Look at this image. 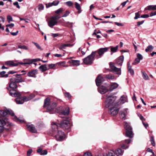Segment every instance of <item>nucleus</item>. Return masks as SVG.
<instances>
[{
	"label": "nucleus",
	"mask_w": 156,
	"mask_h": 156,
	"mask_svg": "<svg viewBox=\"0 0 156 156\" xmlns=\"http://www.w3.org/2000/svg\"><path fill=\"white\" fill-rule=\"evenodd\" d=\"M10 83L9 84V87H7V90L9 91V93L12 96L14 97L20 96L21 93L16 90L17 86L16 84V83L13 80V78H11L10 79Z\"/></svg>",
	"instance_id": "1"
},
{
	"label": "nucleus",
	"mask_w": 156,
	"mask_h": 156,
	"mask_svg": "<svg viewBox=\"0 0 156 156\" xmlns=\"http://www.w3.org/2000/svg\"><path fill=\"white\" fill-rule=\"evenodd\" d=\"M116 96L114 95H108L105 102V107L110 108L119 105V102L116 101Z\"/></svg>",
	"instance_id": "2"
},
{
	"label": "nucleus",
	"mask_w": 156,
	"mask_h": 156,
	"mask_svg": "<svg viewBox=\"0 0 156 156\" xmlns=\"http://www.w3.org/2000/svg\"><path fill=\"white\" fill-rule=\"evenodd\" d=\"M50 100L48 98H47L44 100V107H45L48 106L46 112H49L50 114H53L55 112V107L56 106V104L55 103H53L51 105H49Z\"/></svg>",
	"instance_id": "3"
},
{
	"label": "nucleus",
	"mask_w": 156,
	"mask_h": 156,
	"mask_svg": "<svg viewBox=\"0 0 156 156\" xmlns=\"http://www.w3.org/2000/svg\"><path fill=\"white\" fill-rule=\"evenodd\" d=\"M96 52H92L90 55L83 59L84 63L87 65H90L93 63Z\"/></svg>",
	"instance_id": "4"
},
{
	"label": "nucleus",
	"mask_w": 156,
	"mask_h": 156,
	"mask_svg": "<svg viewBox=\"0 0 156 156\" xmlns=\"http://www.w3.org/2000/svg\"><path fill=\"white\" fill-rule=\"evenodd\" d=\"M59 18L57 16H52L48 20H47L48 26L52 28L54 26L57 25L58 23L57 20Z\"/></svg>",
	"instance_id": "5"
},
{
	"label": "nucleus",
	"mask_w": 156,
	"mask_h": 156,
	"mask_svg": "<svg viewBox=\"0 0 156 156\" xmlns=\"http://www.w3.org/2000/svg\"><path fill=\"white\" fill-rule=\"evenodd\" d=\"M124 127L126 130V136L130 138H132L133 137V134L132 131V128L129 123L126 122H124Z\"/></svg>",
	"instance_id": "6"
},
{
	"label": "nucleus",
	"mask_w": 156,
	"mask_h": 156,
	"mask_svg": "<svg viewBox=\"0 0 156 156\" xmlns=\"http://www.w3.org/2000/svg\"><path fill=\"white\" fill-rule=\"evenodd\" d=\"M109 49V48L108 47L101 48L97 51H94V52H96V54L95 55L96 57L97 58L101 57L104 53L107 51Z\"/></svg>",
	"instance_id": "7"
},
{
	"label": "nucleus",
	"mask_w": 156,
	"mask_h": 156,
	"mask_svg": "<svg viewBox=\"0 0 156 156\" xmlns=\"http://www.w3.org/2000/svg\"><path fill=\"white\" fill-rule=\"evenodd\" d=\"M111 69V72L119 75L121 74V68H117L115 65L114 63L110 62L109 64Z\"/></svg>",
	"instance_id": "8"
},
{
	"label": "nucleus",
	"mask_w": 156,
	"mask_h": 156,
	"mask_svg": "<svg viewBox=\"0 0 156 156\" xmlns=\"http://www.w3.org/2000/svg\"><path fill=\"white\" fill-rule=\"evenodd\" d=\"M59 125L61 127L64 129H69L71 126L69 121L66 119H62L61 123H59Z\"/></svg>",
	"instance_id": "9"
},
{
	"label": "nucleus",
	"mask_w": 156,
	"mask_h": 156,
	"mask_svg": "<svg viewBox=\"0 0 156 156\" xmlns=\"http://www.w3.org/2000/svg\"><path fill=\"white\" fill-rule=\"evenodd\" d=\"M109 85L105 83L104 85H101L98 87V92L101 94H103L107 92L109 90L108 88Z\"/></svg>",
	"instance_id": "10"
},
{
	"label": "nucleus",
	"mask_w": 156,
	"mask_h": 156,
	"mask_svg": "<svg viewBox=\"0 0 156 156\" xmlns=\"http://www.w3.org/2000/svg\"><path fill=\"white\" fill-rule=\"evenodd\" d=\"M7 114H9L12 116H14V113L10 109H5L0 110V116L4 117Z\"/></svg>",
	"instance_id": "11"
},
{
	"label": "nucleus",
	"mask_w": 156,
	"mask_h": 156,
	"mask_svg": "<svg viewBox=\"0 0 156 156\" xmlns=\"http://www.w3.org/2000/svg\"><path fill=\"white\" fill-rule=\"evenodd\" d=\"M55 137L57 140L61 141L66 138V136L62 131H58L57 134L55 135Z\"/></svg>",
	"instance_id": "12"
},
{
	"label": "nucleus",
	"mask_w": 156,
	"mask_h": 156,
	"mask_svg": "<svg viewBox=\"0 0 156 156\" xmlns=\"http://www.w3.org/2000/svg\"><path fill=\"white\" fill-rule=\"evenodd\" d=\"M108 108V112L112 115H115L118 113L119 108H116V106H113L110 108Z\"/></svg>",
	"instance_id": "13"
},
{
	"label": "nucleus",
	"mask_w": 156,
	"mask_h": 156,
	"mask_svg": "<svg viewBox=\"0 0 156 156\" xmlns=\"http://www.w3.org/2000/svg\"><path fill=\"white\" fill-rule=\"evenodd\" d=\"M9 120L8 118H0V125H1V126H3V127H4V126L8 123H9L8 124L10 126H12V124L11 123H9Z\"/></svg>",
	"instance_id": "14"
},
{
	"label": "nucleus",
	"mask_w": 156,
	"mask_h": 156,
	"mask_svg": "<svg viewBox=\"0 0 156 156\" xmlns=\"http://www.w3.org/2000/svg\"><path fill=\"white\" fill-rule=\"evenodd\" d=\"M105 80L103 77L101 76V75H99L95 80L97 86H100Z\"/></svg>",
	"instance_id": "15"
},
{
	"label": "nucleus",
	"mask_w": 156,
	"mask_h": 156,
	"mask_svg": "<svg viewBox=\"0 0 156 156\" xmlns=\"http://www.w3.org/2000/svg\"><path fill=\"white\" fill-rule=\"evenodd\" d=\"M27 128L31 132L33 133H36L37 131L35 127L33 124H28L27 125Z\"/></svg>",
	"instance_id": "16"
},
{
	"label": "nucleus",
	"mask_w": 156,
	"mask_h": 156,
	"mask_svg": "<svg viewBox=\"0 0 156 156\" xmlns=\"http://www.w3.org/2000/svg\"><path fill=\"white\" fill-rule=\"evenodd\" d=\"M20 75L16 74L15 76H18V77L15 78H13V80L16 83L24 82V81L22 80V77L20 76Z\"/></svg>",
	"instance_id": "17"
},
{
	"label": "nucleus",
	"mask_w": 156,
	"mask_h": 156,
	"mask_svg": "<svg viewBox=\"0 0 156 156\" xmlns=\"http://www.w3.org/2000/svg\"><path fill=\"white\" fill-rule=\"evenodd\" d=\"M37 73V70H33L28 72L27 75L28 76L35 78Z\"/></svg>",
	"instance_id": "18"
},
{
	"label": "nucleus",
	"mask_w": 156,
	"mask_h": 156,
	"mask_svg": "<svg viewBox=\"0 0 156 156\" xmlns=\"http://www.w3.org/2000/svg\"><path fill=\"white\" fill-rule=\"evenodd\" d=\"M127 109L126 108L121 111L120 117L121 119L125 120L126 119V116L127 113Z\"/></svg>",
	"instance_id": "19"
},
{
	"label": "nucleus",
	"mask_w": 156,
	"mask_h": 156,
	"mask_svg": "<svg viewBox=\"0 0 156 156\" xmlns=\"http://www.w3.org/2000/svg\"><path fill=\"white\" fill-rule=\"evenodd\" d=\"M114 151L115 155H116L117 156L122 155L124 152V151L122 150L120 148H119L115 149Z\"/></svg>",
	"instance_id": "20"
},
{
	"label": "nucleus",
	"mask_w": 156,
	"mask_h": 156,
	"mask_svg": "<svg viewBox=\"0 0 156 156\" xmlns=\"http://www.w3.org/2000/svg\"><path fill=\"white\" fill-rule=\"evenodd\" d=\"M124 60V56L123 55L120 56L116 61V64L119 66H121Z\"/></svg>",
	"instance_id": "21"
},
{
	"label": "nucleus",
	"mask_w": 156,
	"mask_h": 156,
	"mask_svg": "<svg viewBox=\"0 0 156 156\" xmlns=\"http://www.w3.org/2000/svg\"><path fill=\"white\" fill-rule=\"evenodd\" d=\"M103 156H116L114 151L110 150L107 153H104L103 154Z\"/></svg>",
	"instance_id": "22"
},
{
	"label": "nucleus",
	"mask_w": 156,
	"mask_h": 156,
	"mask_svg": "<svg viewBox=\"0 0 156 156\" xmlns=\"http://www.w3.org/2000/svg\"><path fill=\"white\" fill-rule=\"evenodd\" d=\"M119 102V105L121 104H123L126 102H127V97L124 95L121 96Z\"/></svg>",
	"instance_id": "23"
},
{
	"label": "nucleus",
	"mask_w": 156,
	"mask_h": 156,
	"mask_svg": "<svg viewBox=\"0 0 156 156\" xmlns=\"http://www.w3.org/2000/svg\"><path fill=\"white\" fill-rule=\"evenodd\" d=\"M5 65L13 66H16L18 65V64L14 63L12 61H9L5 62Z\"/></svg>",
	"instance_id": "24"
},
{
	"label": "nucleus",
	"mask_w": 156,
	"mask_h": 156,
	"mask_svg": "<svg viewBox=\"0 0 156 156\" xmlns=\"http://www.w3.org/2000/svg\"><path fill=\"white\" fill-rule=\"evenodd\" d=\"M119 86V84L116 83H111V87L109 89L110 91H112L114 89L116 88Z\"/></svg>",
	"instance_id": "25"
},
{
	"label": "nucleus",
	"mask_w": 156,
	"mask_h": 156,
	"mask_svg": "<svg viewBox=\"0 0 156 156\" xmlns=\"http://www.w3.org/2000/svg\"><path fill=\"white\" fill-rule=\"evenodd\" d=\"M69 62L72 64L74 66H77L80 65V61L77 60H72L71 61H69Z\"/></svg>",
	"instance_id": "26"
},
{
	"label": "nucleus",
	"mask_w": 156,
	"mask_h": 156,
	"mask_svg": "<svg viewBox=\"0 0 156 156\" xmlns=\"http://www.w3.org/2000/svg\"><path fill=\"white\" fill-rule=\"evenodd\" d=\"M72 46L69 44H62L59 47V48L60 50H63L65 49L67 47H70Z\"/></svg>",
	"instance_id": "27"
},
{
	"label": "nucleus",
	"mask_w": 156,
	"mask_h": 156,
	"mask_svg": "<svg viewBox=\"0 0 156 156\" xmlns=\"http://www.w3.org/2000/svg\"><path fill=\"white\" fill-rule=\"evenodd\" d=\"M19 97H17V98L15 99V101L17 104H23L24 103V101L23 99H22V97L19 98Z\"/></svg>",
	"instance_id": "28"
},
{
	"label": "nucleus",
	"mask_w": 156,
	"mask_h": 156,
	"mask_svg": "<svg viewBox=\"0 0 156 156\" xmlns=\"http://www.w3.org/2000/svg\"><path fill=\"white\" fill-rule=\"evenodd\" d=\"M69 108H67L65 110L61 112L60 115H68L69 113Z\"/></svg>",
	"instance_id": "29"
},
{
	"label": "nucleus",
	"mask_w": 156,
	"mask_h": 156,
	"mask_svg": "<svg viewBox=\"0 0 156 156\" xmlns=\"http://www.w3.org/2000/svg\"><path fill=\"white\" fill-rule=\"evenodd\" d=\"M141 72L143 78L144 80H149L148 76L144 71L142 70Z\"/></svg>",
	"instance_id": "30"
},
{
	"label": "nucleus",
	"mask_w": 156,
	"mask_h": 156,
	"mask_svg": "<svg viewBox=\"0 0 156 156\" xmlns=\"http://www.w3.org/2000/svg\"><path fill=\"white\" fill-rule=\"evenodd\" d=\"M75 4L76 8L78 10V12L79 13H80L82 11V10L80 4L77 2H75Z\"/></svg>",
	"instance_id": "31"
},
{
	"label": "nucleus",
	"mask_w": 156,
	"mask_h": 156,
	"mask_svg": "<svg viewBox=\"0 0 156 156\" xmlns=\"http://www.w3.org/2000/svg\"><path fill=\"white\" fill-rule=\"evenodd\" d=\"M128 72L131 75H133L134 73L133 70L131 66L128 63Z\"/></svg>",
	"instance_id": "32"
},
{
	"label": "nucleus",
	"mask_w": 156,
	"mask_h": 156,
	"mask_svg": "<svg viewBox=\"0 0 156 156\" xmlns=\"http://www.w3.org/2000/svg\"><path fill=\"white\" fill-rule=\"evenodd\" d=\"M13 118L14 119L15 121L18 120L21 122H24L25 121L24 119L20 117L19 119H18L17 116L15 115L14 114V116H12Z\"/></svg>",
	"instance_id": "33"
},
{
	"label": "nucleus",
	"mask_w": 156,
	"mask_h": 156,
	"mask_svg": "<svg viewBox=\"0 0 156 156\" xmlns=\"http://www.w3.org/2000/svg\"><path fill=\"white\" fill-rule=\"evenodd\" d=\"M51 127L55 131L58 129V126L55 122H53L51 124Z\"/></svg>",
	"instance_id": "34"
},
{
	"label": "nucleus",
	"mask_w": 156,
	"mask_h": 156,
	"mask_svg": "<svg viewBox=\"0 0 156 156\" xmlns=\"http://www.w3.org/2000/svg\"><path fill=\"white\" fill-rule=\"evenodd\" d=\"M105 77L109 80H114L116 78L115 76L114 75L112 74L105 75Z\"/></svg>",
	"instance_id": "35"
},
{
	"label": "nucleus",
	"mask_w": 156,
	"mask_h": 156,
	"mask_svg": "<svg viewBox=\"0 0 156 156\" xmlns=\"http://www.w3.org/2000/svg\"><path fill=\"white\" fill-rule=\"evenodd\" d=\"M40 69L42 72L48 70L46 65H41L39 67Z\"/></svg>",
	"instance_id": "36"
},
{
	"label": "nucleus",
	"mask_w": 156,
	"mask_h": 156,
	"mask_svg": "<svg viewBox=\"0 0 156 156\" xmlns=\"http://www.w3.org/2000/svg\"><path fill=\"white\" fill-rule=\"evenodd\" d=\"M147 9L148 10H156V5H149L147 7Z\"/></svg>",
	"instance_id": "37"
},
{
	"label": "nucleus",
	"mask_w": 156,
	"mask_h": 156,
	"mask_svg": "<svg viewBox=\"0 0 156 156\" xmlns=\"http://www.w3.org/2000/svg\"><path fill=\"white\" fill-rule=\"evenodd\" d=\"M154 47L151 45H150L148 46L147 48L145 49V51L146 52L151 51L153 49Z\"/></svg>",
	"instance_id": "38"
},
{
	"label": "nucleus",
	"mask_w": 156,
	"mask_h": 156,
	"mask_svg": "<svg viewBox=\"0 0 156 156\" xmlns=\"http://www.w3.org/2000/svg\"><path fill=\"white\" fill-rule=\"evenodd\" d=\"M65 26L69 27H72L73 23H70L69 22H66L65 23Z\"/></svg>",
	"instance_id": "39"
},
{
	"label": "nucleus",
	"mask_w": 156,
	"mask_h": 156,
	"mask_svg": "<svg viewBox=\"0 0 156 156\" xmlns=\"http://www.w3.org/2000/svg\"><path fill=\"white\" fill-rule=\"evenodd\" d=\"M18 48H19L24 50H28L29 49V48L27 46L25 45H19L18 46Z\"/></svg>",
	"instance_id": "40"
},
{
	"label": "nucleus",
	"mask_w": 156,
	"mask_h": 156,
	"mask_svg": "<svg viewBox=\"0 0 156 156\" xmlns=\"http://www.w3.org/2000/svg\"><path fill=\"white\" fill-rule=\"evenodd\" d=\"M118 46H116L115 47H111V51L112 52H115L116 51L118 50Z\"/></svg>",
	"instance_id": "41"
},
{
	"label": "nucleus",
	"mask_w": 156,
	"mask_h": 156,
	"mask_svg": "<svg viewBox=\"0 0 156 156\" xmlns=\"http://www.w3.org/2000/svg\"><path fill=\"white\" fill-rule=\"evenodd\" d=\"M65 4L69 7H72L73 5V3L70 1L66 2L65 3Z\"/></svg>",
	"instance_id": "42"
},
{
	"label": "nucleus",
	"mask_w": 156,
	"mask_h": 156,
	"mask_svg": "<svg viewBox=\"0 0 156 156\" xmlns=\"http://www.w3.org/2000/svg\"><path fill=\"white\" fill-rule=\"evenodd\" d=\"M7 20L9 23L13 21L12 17L10 15H8L7 17Z\"/></svg>",
	"instance_id": "43"
},
{
	"label": "nucleus",
	"mask_w": 156,
	"mask_h": 156,
	"mask_svg": "<svg viewBox=\"0 0 156 156\" xmlns=\"http://www.w3.org/2000/svg\"><path fill=\"white\" fill-rule=\"evenodd\" d=\"M38 10L39 11H41L44 9V6L43 4H40L38 5Z\"/></svg>",
	"instance_id": "44"
},
{
	"label": "nucleus",
	"mask_w": 156,
	"mask_h": 156,
	"mask_svg": "<svg viewBox=\"0 0 156 156\" xmlns=\"http://www.w3.org/2000/svg\"><path fill=\"white\" fill-rule=\"evenodd\" d=\"M55 64H49L48 65V66L49 67V69H56V68L55 67Z\"/></svg>",
	"instance_id": "45"
},
{
	"label": "nucleus",
	"mask_w": 156,
	"mask_h": 156,
	"mask_svg": "<svg viewBox=\"0 0 156 156\" xmlns=\"http://www.w3.org/2000/svg\"><path fill=\"white\" fill-rule=\"evenodd\" d=\"M29 98V97H26V96H23L22 97V99H23V100L24 101H24H27L29 100H30V98Z\"/></svg>",
	"instance_id": "46"
},
{
	"label": "nucleus",
	"mask_w": 156,
	"mask_h": 156,
	"mask_svg": "<svg viewBox=\"0 0 156 156\" xmlns=\"http://www.w3.org/2000/svg\"><path fill=\"white\" fill-rule=\"evenodd\" d=\"M32 63L31 59H28L25 62V64H30Z\"/></svg>",
	"instance_id": "47"
},
{
	"label": "nucleus",
	"mask_w": 156,
	"mask_h": 156,
	"mask_svg": "<svg viewBox=\"0 0 156 156\" xmlns=\"http://www.w3.org/2000/svg\"><path fill=\"white\" fill-rule=\"evenodd\" d=\"M66 97L68 98L69 99H70L71 98V96L70 94L68 92H66L64 94Z\"/></svg>",
	"instance_id": "48"
},
{
	"label": "nucleus",
	"mask_w": 156,
	"mask_h": 156,
	"mask_svg": "<svg viewBox=\"0 0 156 156\" xmlns=\"http://www.w3.org/2000/svg\"><path fill=\"white\" fill-rule=\"evenodd\" d=\"M14 5L16 6L17 8L19 9L20 8V6L18 2H16L13 3Z\"/></svg>",
	"instance_id": "49"
},
{
	"label": "nucleus",
	"mask_w": 156,
	"mask_h": 156,
	"mask_svg": "<svg viewBox=\"0 0 156 156\" xmlns=\"http://www.w3.org/2000/svg\"><path fill=\"white\" fill-rule=\"evenodd\" d=\"M140 15L139 14V12H138L135 13V16L134 17V19L136 20L140 18Z\"/></svg>",
	"instance_id": "50"
},
{
	"label": "nucleus",
	"mask_w": 156,
	"mask_h": 156,
	"mask_svg": "<svg viewBox=\"0 0 156 156\" xmlns=\"http://www.w3.org/2000/svg\"><path fill=\"white\" fill-rule=\"evenodd\" d=\"M151 144L152 145V146H155V143L154 141V138L152 136H151Z\"/></svg>",
	"instance_id": "51"
},
{
	"label": "nucleus",
	"mask_w": 156,
	"mask_h": 156,
	"mask_svg": "<svg viewBox=\"0 0 156 156\" xmlns=\"http://www.w3.org/2000/svg\"><path fill=\"white\" fill-rule=\"evenodd\" d=\"M138 116L139 117L140 119L142 120V122L145 121V119L142 115L140 114H138Z\"/></svg>",
	"instance_id": "52"
},
{
	"label": "nucleus",
	"mask_w": 156,
	"mask_h": 156,
	"mask_svg": "<svg viewBox=\"0 0 156 156\" xmlns=\"http://www.w3.org/2000/svg\"><path fill=\"white\" fill-rule=\"evenodd\" d=\"M32 43L34 44L35 46L36 47L39 49H41V48L40 47V46L39 45L37 44V43L34 42H33Z\"/></svg>",
	"instance_id": "53"
},
{
	"label": "nucleus",
	"mask_w": 156,
	"mask_h": 156,
	"mask_svg": "<svg viewBox=\"0 0 156 156\" xmlns=\"http://www.w3.org/2000/svg\"><path fill=\"white\" fill-rule=\"evenodd\" d=\"M59 1L58 0H55L52 2L53 6H56L58 5L59 3Z\"/></svg>",
	"instance_id": "54"
},
{
	"label": "nucleus",
	"mask_w": 156,
	"mask_h": 156,
	"mask_svg": "<svg viewBox=\"0 0 156 156\" xmlns=\"http://www.w3.org/2000/svg\"><path fill=\"white\" fill-rule=\"evenodd\" d=\"M69 13H70V12L69 11L67 10L66 11L65 13L64 14V15H63L62 16V17H66L69 15Z\"/></svg>",
	"instance_id": "55"
},
{
	"label": "nucleus",
	"mask_w": 156,
	"mask_h": 156,
	"mask_svg": "<svg viewBox=\"0 0 156 156\" xmlns=\"http://www.w3.org/2000/svg\"><path fill=\"white\" fill-rule=\"evenodd\" d=\"M63 9L61 8L59 9H58L55 12V13L57 14H58L61 12H62L63 11Z\"/></svg>",
	"instance_id": "56"
},
{
	"label": "nucleus",
	"mask_w": 156,
	"mask_h": 156,
	"mask_svg": "<svg viewBox=\"0 0 156 156\" xmlns=\"http://www.w3.org/2000/svg\"><path fill=\"white\" fill-rule=\"evenodd\" d=\"M137 58L141 60L143 59V57L139 53H137Z\"/></svg>",
	"instance_id": "57"
},
{
	"label": "nucleus",
	"mask_w": 156,
	"mask_h": 156,
	"mask_svg": "<svg viewBox=\"0 0 156 156\" xmlns=\"http://www.w3.org/2000/svg\"><path fill=\"white\" fill-rule=\"evenodd\" d=\"M46 7L47 8H48L50 7L53 6L52 3H48V4H46Z\"/></svg>",
	"instance_id": "58"
},
{
	"label": "nucleus",
	"mask_w": 156,
	"mask_h": 156,
	"mask_svg": "<svg viewBox=\"0 0 156 156\" xmlns=\"http://www.w3.org/2000/svg\"><path fill=\"white\" fill-rule=\"evenodd\" d=\"M48 152L46 150L42 151L41 153H40L41 155H45L47 154Z\"/></svg>",
	"instance_id": "59"
},
{
	"label": "nucleus",
	"mask_w": 156,
	"mask_h": 156,
	"mask_svg": "<svg viewBox=\"0 0 156 156\" xmlns=\"http://www.w3.org/2000/svg\"><path fill=\"white\" fill-rule=\"evenodd\" d=\"M149 16L148 14H144L140 16L141 18H147L149 17Z\"/></svg>",
	"instance_id": "60"
},
{
	"label": "nucleus",
	"mask_w": 156,
	"mask_h": 156,
	"mask_svg": "<svg viewBox=\"0 0 156 156\" xmlns=\"http://www.w3.org/2000/svg\"><path fill=\"white\" fill-rule=\"evenodd\" d=\"M84 156H92L91 154L89 152H87L84 154Z\"/></svg>",
	"instance_id": "61"
},
{
	"label": "nucleus",
	"mask_w": 156,
	"mask_h": 156,
	"mask_svg": "<svg viewBox=\"0 0 156 156\" xmlns=\"http://www.w3.org/2000/svg\"><path fill=\"white\" fill-rule=\"evenodd\" d=\"M121 147L123 149H126L128 148L129 146H126L124 144H122L121 145Z\"/></svg>",
	"instance_id": "62"
},
{
	"label": "nucleus",
	"mask_w": 156,
	"mask_h": 156,
	"mask_svg": "<svg viewBox=\"0 0 156 156\" xmlns=\"http://www.w3.org/2000/svg\"><path fill=\"white\" fill-rule=\"evenodd\" d=\"M14 26V24L13 23H11L10 24H7L6 25L7 27H9L10 28H12Z\"/></svg>",
	"instance_id": "63"
},
{
	"label": "nucleus",
	"mask_w": 156,
	"mask_h": 156,
	"mask_svg": "<svg viewBox=\"0 0 156 156\" xmlns=\"http://www.w3.org/2000/svg\"><path fill=\"white\" fill-rule=\"evenodd\" d=\"M156 15V11L154 12H152L150 13V16H155Z\"/></svg>",
	"instance_id": "64"
}]
</instances>
